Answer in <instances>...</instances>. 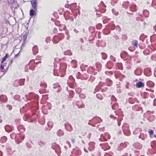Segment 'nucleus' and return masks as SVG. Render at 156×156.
<instances>
[{
    "label": "nucleus",
    "mask_w": 156,
    "mask_h": 156,
    "mask_svg": "<svg viewBox=\"0 0 156 156\" xmlns=\"http://www.w3.org/2000/svg\"><path fill=\"white\" fill-rule=\"evenodd\" d=\"M25 96L26 97L28 100H30L31 99L34 98V99L37 100L39 98V96L37 94H35L34 93H31L29 94V95H25Z\"/></svg>",
    "instance_id": "obj_1"
},
{
    "label": "nucleus",
    "mask_w": 156,
    "mask_h": 156,
    "mask_svg": "<svg viewBox=\"0 0 156 156\" xmlns=\"http://www.w3.org/2000/svg\"><path fill=\"white\" fill-rule=\"evenodd\" d=\"M65 128L66 130L68 131H72L73 128L71 125L69 123L67 122L64 124Z\"/></svg>",
    "instance_id": "obj_2"
},
{
    "label": "nucleus",
    "mask_w": 156,
    "mask_h": 156,
    "mask_svg": "<svg viewBox=\"0 0 156 156\" xmlns=\"http://www.w3.org/2000/svg\"><path fill=\"white\" fill-rule=\"evenodd\" d=\"M60 40L61 39L58 35L54 36L52 39L53 43L55 44H57Z\"/></svg>",
    "instance_id": "obj_3"
},
{
    "label": "nucleus",
    "mask_w": 156,
    "mask_h": 156,
    "mask_svg": "<svg viewBox=\"0 0 156 156\" xmlns=\"http://www.w3.org/2000/svg\"><path fill=\"white\" fill-rule=\"evenodd\" d=\"M129 9L133 12H136L137 11L136 5L134 3L131 4L129 6Z\"/></svg>",
    "instance_id": "obj_4"
},
{
    "label": "nucleus",
    "mask_w": 156,
    "mask_h": 156,
    "mask_svg": "<svg viewBox=\"0 0 156 156\" xmlns=\"http://www.w3.org/2000/svg\"><path fill=\"white\" fill-rule=\"evenodd\" d=\"M144 73L145 76H149L151 74V71L149 68H147L144 70Z\"/></svg>",
    "instance_id": "obj_5"
},
{
    "label": "nucleus",
    "mask_w": 156,
    "mask_h": 156,
    "mask_svg": "<svg viewBox=\"0 0 156 156\" xmlns=\"http://www.w3.org/2000/svg\"><path fill=\"white\" fill-rule=\"evenodd\" d=\"M30 2L33 8L36 11L37 9V0H32Z\"/></svg>",
    "instance_id": "obj_6"
},
{
    "label": "nucleus",
    "mask_w": 156,
    "mask_h": 156,
    "mask_svg": "<svg viewBox=\"0 0 156 156\" xmlns=\"http://www.w3.org/2000/svg\"><path fill=\"white\" fill-rule=\"evenodd\" d=\"M95 143L94 142H91L89 143V147L88 149L90 151H93L94 148Z\"/></svg>",
    "instance_id": "obj_7"
},
{
    "label": "nucleus",
    "mask_w": 156,
    "mask_h": 156,
    "mask_svg": "<svg viewBox=\"0 0 156 156\" xmlns=\"http://www.w3.org/2000/svg\"><path fill=\"white\" fill-rule=\"evenodd\" d=\"M114 65V63L111 61H108L107 63L106 67H107L109 69H112Z\"/></svg>",
    "instance_id": "obj_8"
},
{
    "label": "nucleus",
    "mask_w": 156,
    "mask_h": 156,
    "mask_svg": "<svg viewBox=\"0 0 156 156\" xmlns=\"http://www.w3.org/2000/svg\"><path fill=\"white\" fill-rule=\"evenodd\" d=\"M122 129L125 135L129 136L130 135V131L129 129H125L124 128V126H122Z\"/></svg>",
    "instance_id": "obj_9"
},
{
    "label": "nucleus",
    "mask_w": 156,
    "mask_h": 156,
    "mask_svg": "<svg viewBox=\"0 0 156 156\" xmlns=\"http://www.w3.org/2000/svg\"><path fill=\"white\" fill-rule=\"evenodd\" d=\"M143 70L140 68H137L134 71V73L137 76H140L141 75Z\"/></svg>",
    "instance_id": "obj_10"
},
{
    "label": "nucleus",
    "mask_w": 156,
    "mask_h": 156,
    "mask_svg": "<svg viewBox=\"0 0 156 156\" xmlns=\"http://www.w3.org/2000/svg\"><path fill=\"white\" fill-rule=\"evenodd\" d=\"M151 146L154 150V153H156V140H154L151 143Z\"/></svg>",
    "instance_id": "obj_11"
},
{
    "label": "nucleus",
    "mask_w": 156,
    "mask_h": 156,
    "mask_svg": "<svg viewBox=\"0 0 156 156\" xmlns=\"http://www.w3.org/2000/svg\"><path fill=\"white\" fill-rule=\"evenodd\" d=\"M5 130L8 133H10L12 131L11 127L9 125H7L5 127Z\"/></svg>",
    "instance_id": "obj_12"
},
{
    "label": "nucleus",
    "mask_w": 156,
    "mask_h": 156,
    "mask_svg": "<svg viewBox=\"0 0 156 156\" xmlns=\"http://www.w3.org/2000/svg\"><path fill=\"white\" fill-rule=\"evenodd\" d=\"M133 109L136 111H141L142 112V108L139 106L135 105L133 107Z\"/></svg>",
    "instance_id": "obj_13"
},
{
    "label": "nucleus",
    "mask_w": 156,
    "mask_h": 156,
    "mask_svg": "<svg viewBox=\"0 0 156 156\" xmlns=\"http://www.w3.org/2000/svg\"><path fill=\"white\" fill-rule=\"evenodd\" d=\"M0 100L3 102H5L7 101V97L3 95H2L0 96Z\"/></svg>",
    "instance_id": "obj_14"
},
{
    "label": "nucleus",
    "mask_w": 156,
    "mask_h": 156,
    "mask_svg": "<svg viewBox=\"0 0 156 156\" xmlns=\"http://www.w3.org/2000/svg\"><path fill=\"white\" fill-rule=\"evenodd\" d=\"M110 30L109 27H106L103 30V33L105 35H108L110 33Z\"/></svg>",
    "instance_id": "obj_15"
},
{
    "label": "nucleus",
    "mask_w": 156,
    "mask_h": 156,
    "mask_svg": "<svg viewBox=\"0 0 156 156\" xmlns=\"http://www.w3.org/2000/svg\"><path fill=\"white\" fill-rule=\"evenodd\" d=\"M127 55V53L124 51H122L120 54V56L122 58H125Z\"/></svg>",
    "instance_id": "obj_16"
},
{
    "label": "nucleus",
    "mask_w": 156,
    "mask_h": 156,
    "mask_svg": "<svg viewBox=\"0 0 156 156\" xmlns=\"http://www.w3.org/2000/svg\"><path fill=\"white\" fill-rule=\"evenodd\" d=\"M100 146H103V147L105 148V150L109 149L110 148V146L108 145L107 143H105L104 144H100Z\"/></svg>",
    "instance_id": "obj_17"
},
{
    "label": "nucleus",
    "mask_w": 156,
    "mask_h": 156,
    "mask_svg": "<svg viewBox=\"0 0 156 156\" xmlns=\"http://www.w3.org/2000/svg\"><path fill=\"white\" fill-rule=\"evenodd\" d=\"M25 81V79H20L19 80L15 81L14 83V85L15 82H17L19 83L20 86L23 85L24 84Z\"/></svg>",
    "instance_id": "obj_18"
},
{
    "label": "nucleus",
    "mask_w": 156,
    "mask_h": 156,
    "mask_svg": "<svg viewBox=\"0 0 156 156\" xmlns=\"http://www.w3.org/2000/svg\"><path fill=\"white\" fill-rule=\"evenodd\" d=\"M70 7L69 9L71 10H72L73 9H76L77 7L76 3H72L70 4Z\"/></svg>",
    "instance_id": "obj_19"
},
{
    "label": "nucleus",
    "mask_w": 156,
    "mask_h": 156,
    "mask_svg": "<svg viewBox=\"0 0 156 156\" xmlns=\"http://www.w3.org/2000/svg\"><path fill=\"white\" fill-rule=\"evenodd\" d=\"M133 147L136 149H140L141 147V144L138 142L135 143L133 144Z\"/></svg>",
    "instance_id": "obj_20"
},
{
    "label": "nucleus",
    "mask_w": 156,
    "mask_h": 156,
    "mask_svg": "<svg viewBox=\"0 0 156 156\" xmlns=\"http://www.w3.org/2000/svg\"><path fill=\"white\" fill-rule=\"evenodd\" d=\"M33 53L34 55H36L38 52V47L37 45L34 46L32 49Z\"/></svg>",
    "instance_id": "obj_21"
},
{
    "label": "nucleus",
    "mask_w": 156,
    "mask_h": 156,
    "mask_svg": "<svg viewBox=\"0 0 156 156\" xmlns=\"http://www.w3.org/2000/svg\"><path fill=\"white\" fill-rule=\"evenodd\" d=\"M106 84L107 86H111L112 84V81L109 79L106 80Z\"/></svg>",
    "instance_id": "obj_22"
},
{
    "label": "nucleus",
    "mask_w": 156,
    "mask_h": 156,
    "mask_svg": "<svg viewBox=\"0 0 156 156\" xmlns=\"http://www.w3.org/2000/svg\"><path fill=\"white\" fill-rule=\"evenodd\" d=\"M136 86L138 88H140L144 86V83L141 81H139L136 83Z\"/></svg>",
    "instance_id": "obj_23"
},
{
    "label": "nucleus",
    "mask_w": 156,
    "mask_h": 156,
    "mask_svg": "<svg viewBox=\"0 0 156 156\" xmlns=\"http://www.w3.org/2000/svg\"><path fill=\"white\" fill-rule=\"evenodd\" d=\"M137 99L136 98H129L128 101L129 102L130 104H134Z\"/></svg>",
    "instance_id": "obj_24"
},
{
    "label": "nucleus",
    "mask_w": 156,
    "mask_h": 156,
    "mask_svg": "<svg viewBox=\"0 0 156 156\" xmlns=\"http://www.w3.org/2000/svg\"><path fill=\"white\" fill-rule=\"evenodd\" d=\"M57 134L59 136H63L64 135V133L61 129H59L57 132Z\"/></svg>",
    "instance_id": "obj_25"
},
{
    "label": "nucleus",
    "mask_w": 156,
    "mask_h": 156,
    "mask_svg": "<svg viewBox=\"0 0 156 156\" xmlns=\"http://www.w3.org/2000/svg\"><path fill=\"white\" fill-rule=\"evenodd\" d=\"M34 9H31L30 11V15L31 16H35L36 15V12Z\"/></svg>",
    "instance_id": "obj_26"
},
{
    "label": "nucleus",
    "mask_w": 156,
    "mask_h": 156,
    "mask_svg": "<svg viewBox=\"0 0 156 156\" xmlns=\"http://www.w3.org/2000/svg\"><path fill=\"white\" fill-rule=\"evenodd\" d=\"M128 143L127 142H125L124 143H121L120 145V147L121 149H122L123 148L126 147Z\"/></svg>",
    "instance_id": "obj_27"
},
{
    "label": "nucleus",
    "mask_w": 156,
    "mask_h": 156,
    "mask_svg": "<svg viewBox=\"0 0 156 156\" xmlns=\"http://www.w3.org/2000/svg\"><path fill=\"white\" fill-rule=\"evenodd\" d=\"M7 140V137L5 136H4L1 137L0 141L1 143H4Z\"/></svg>",
    "instance_id": "obj_28"
},
{
    "label": "nucleus",
    "mask_w": 156,
    "mask_h": 156,
    "mask_svg": "<svg viewBox=\"0 0 156 156\" xmlns=\"http://www.w3.org/2000/svg\"><path fill=\"white\" fill-rule=\"evenodd\" d=\"M116 66L119 69H120L122 70L123 69V67L122 63L118 62L116 63Z\"/></svg>",
    "instance_id": "obj_29"
},
{
    "label": "nucleus",
    "mask_w": 156,
    "mask_h": 156,
    "mask_svg": "<svg viewBox=\"0 0 156 156\" xmlns=\"http://www.w3.org/2000/svg\"><path fill=\"white\" fill-rule=\"evenodd\" d=\"M69 98H72L73 97L74 95V92L73 90H69Z\"/></svg>",
    "instance_id": "obj_30"
},
{
    "label": "nucleus",
    "mask_w": 156,
    "mask_h": 156,
    "mask_svg": "<svg viewBox=\"0 0 156 156\" xmlns=\"http://www.w3.org/2000/svg\"><path fill=\"white\" fill-rule=\"evenodd\" d=\"M143 15L146 17H148L149 12L147 10H144L143 11Z\"/></svg>",
    "instance_id": "obj_31"
},
{
    "label": "nucleus",
    "mask_w": 156,
    "mask_h": 156,
    "mask_svg": "<svg viewBox=\"0 0 156 156\" xmlns=\"http://www.w3.org/2000/svg\"><path fill=\"white\" fill-rule=\"evenodd\" d=\"M95 27H94L90 26L89 28V32L91 34H93L94 33L95 31Z\"/></svg>",
    "instance_id": "obj_32"
},
{
    "label": "nucleus",
    "mask_w": 156,
    "mask_h": 156,
    "mask_svg": "<svg viewBox=\"0 0 156 156\" xmlns=\"http://www.w3.org/2000/svg\"><path fill=\"white\" fill-rule=\"evenodd\" d=\"M119 108V105L117 103L113 104L112 106V108L113 110H116L118 109Z\"/></svg>",
    "instance_id": "obj_33"
},
{
    "label": "nucleus",
    "mask_w": 156,
    "mask_h": 156,
    "mask_svg": "<svg viewBox=\"0 0 156 156\" xmlns=\"http://www.w3.org/2000/svg\"><path fill=\"white\" fill-rule=\"evenodd\" d=\"M39 92L41 94L48 93L49 90L45 89H42L39 90Z\"/></svg>",
    "instance_id": "obj_34"
},
{
    "label": "nucleus",
    "mask_w": 156,
    "mask_h": 156,
    "mask_svg": "<svg viewBox=\"0 0 156 156\" xmlns=\"http://www.w3.org/2000/svg\"><path fill=\"white\" fill-rule=\"evenodd\" d=\"M139 138L141 139L142 140H144L146 137V135L143 133H140V135L139 136Z\"/></svg>",
    "instance_id": "obj_35"
},
{
    "label": "nucleus",
    "mask_w": 156,
    "mask_h": 156,
    "mask_svg": "<svg viewBox=\"0 0 156 156\" xmlns=\"http://www.w3.org/2000/svg\"><path fill=\"white\" fill-rule=\"evenodd\" d=\"M147 37V35H145L144 34H142L140 37V39L142 41H144L145 39Z\"/></svg>",
    "instance_id": "obj_36"
},
{
    "label": "nucleus",
    "mask_w": 156,
    "mask_h": 156,
    "mask_svg": "<svg viewBox=\"0 0 156 156\" xmlns=\"http://www.w3.org/2000/svg\"><path fill=\"white\" fill-rule=\"evenodd\" d=\"M95 65L96 67L98 69V71H99L102 67L101 64L98 62H97L96 63Z\"/></svg>",
    "instance_id": "obj_37"
},
{
    "label": "nucleus",
    "mask_w": 156,
    "mask_h": 156,
    "mask_svg": "<svg viewBox=\"0 0 156 156\" xmlns=\"http://www.w3.org/2000/svg\"><path fill=\"white\" fill-rule=\"evenodd\" d=\"M129 2L128 1L124 2L123 4V6L124 8L127 9L128 8L129 5Z\"/></svg>",
    "instance_id": "obj_38"
},
{
    "label": "nucleus",
    "mask_w": 156,
    "mask_h": 156,
    "mask_svg": "<svg viewBox=\"0 0 156 156\" xmlns=\"http://www.w3.org/2000/svg\"><path fill=\"white\" fill-rule=\"evenodd\" d=\"M147 86L152 87L154 86V83L151 81H148L147 82Z\"/></svg>",
    "instance_id": "obj_39"
},
{
    "label": "nucleus",
    "mask_w": 156,
    "mask_h": 156,
    "mask_svg": "<svg viewBox=\"0 0 156 156\" xmlns=\"http://www.w3.org/2000/svg\"><path fill=\"white\" fill-rule=\"evenodd\" d=\"M10 136L12 139L15 140L16 137V134L15 133H12L10 134Z\"/></svg>",
    "instance_id": "obj_40"
},
{
    "label": "nucleus",
    "mask_w": 156,
    "mask_h": 156,
    "mask_svg": "<svg viewBox=\"0 0 156 156\" xmlns=\"http://www.w3.org/2000/svg\"><path fill=\"white\" fill-rule=\"evenodd\" d=\"M64 54L65 55H72V53L70 50H68L64 51Z\"/></svg>",
    "instance_id": "obj_41"
},
{
    "label": "nucleus",
    "mask_w": 156,
    "mask_h": 156,
    "mask_svg": "<svg viewBox=\"0 0 156 156\" xmlns=\"http://www.w3.org/2000/svg\"><path fill=\"white\" fill-rule=\"evenodd\" d=\"M141 129L139 128H138L135 129L133 131V133L134 134L136 135L140 133Z\"/></svg>",
    "instance_id": "obj_42"
},
{
    "label": "nucleus",
    "mask_w": 156,
    "mask_h": 156,
    "mask_svg": "<svg viewBox=\"0 0 156 156\" xmlns=\"http://www.w3.org/2000/svg\"><path fill=\"white\" fill-rule=\"evenodd\" d=\"M8 4L10 5H12L16 3H17V1L16 0H7Z\"/></svg>",
    "instance_id": "obj_43"
},
{
    "label": "nucleus",
    "mask_w": 156,
    "mask_h": 156,
    "mask_svg": "<svg viewBox=\"0 0 156 156\" xmlns=\"http://www.w3.org/2000/svg\"><path fill=\"white\" fill-rule=\"evenodd\" d=\"M76 105L78 106L79 108H84L85 107L84 104H81V105H79L78 102H76Z\"/></svg>",
    "instance_id": "obj_44"
},
{
    "label": "nucleus",
    "mask_w": 156,
    "mask_h": 156,
    "mask_svg": "<svg viewBox=\"0 0 156 156\" xmlns=\"http://www.w3.org/2000/svg\"><path fill=\"white\" fill-rule=\"evenodd\" d=\"M40 86L44 88H46L47 87V84L44 82H42L40 83Z\"/></svg>",
    "instance_id": "obj_45"
},
{
    "label": "nucleus",
    "mask_w": 156,
    "mask_h": 156,
    "mask_svg": "<svg viewBox=\"0 0 156 156\" xmlns=\"http://www.w3.org/2000/svg\"><path fill=\"white\" fill-rule=\"evenodd\" d=\"M132 45L136 47H137L138 42L136 40H133L132 42Z\"/></svg>",
    "instance_id": "obj_46"
},
{
    "label": "nucleus",
    "mask_w": 156,
    "mask_h": 156,
    "mask_svg": "<svg viewBox=\"0 0 156 156\" xmlns=\"http://www.w3.org/2000/svg\"><path fill=\"white\" fill-rule=\"evenodd\" d=\"M109 28H110L111 30H113L115 29V26L114 24H110L109 25Z\"/></svg>",
    "instance_id": "obj_47"
},
{
    "label": "nucleus",
    "mask_w": 156,
    "mask_h": 156,
    "mask_svg": "<svg viewBox=\"0 0 156 156\" xmlns=\"http://www.w3.org/2000/svg\"><path fill=\"white\" fill-rule=\"evenodd\" d=\"M101 54L102 55V58L103 59H105L107 58V55L105 53V52H102L101 53Z\"/></svg>",
    "instance_id": "obj_48"
},
{
    "label": "nucleus",
    "mask_w": 156,
    "mask_h": 156,
    "mask_svg": "<svg viewBox=\"0 0 156 156\" xmlns=\"http://www.w3.org/2000/svg\"><path fill=\"white\" fill-rule=\"evenodd\" d=\"M30 117V115H25L23 117V118L24 120L27 121V120Z\"/></svg>",
    "instance_id": "obj_49"
},
{
    "label": "nucleus",
    "mask_w": 156,
    "mask_h": 156,
    "mask_svg": "<svg viewBox=\"0 0 156 156\" xmlns=\"http://www.w3.org/2000/svg\"><path fill=\"white\" fill-rule=\"evenodd\" d=\"M102 27V25L101 23H99L96 25V27L97 29L100 30Z\"/></svg>",
    "instance_id": "obj_50"
},
{
    "label": "nucleus",
    "mask_w": 156,
    "mask_h": 156,
    "mask_svg": "<svg viewBox=\"0 0 156 156\" xmlns=\"http://www.w3.org/2000/svg\"><path fill=\"white\" fill-rule=\"evenodd\" d=\"M143 97L144 98H147L148 97V93L146 92H144V93Z\"/></svg>",
    "instance_id": "obj_51"
},
{
    "label": "nucleus",
    "mask_w": 156,
    "mask_h": 156,
    "mask_svg": "<svg viewBox=\"0 0 156 156\" xmlns=\"http://www.w3.org/2000/svg\"><path fill=\"white\" fill-rule=\"evenodd\" d=\"M148 132L149 133V134L150 135V137H153V135L154 134V131L152 129H150V130L148 131Z\"/></svg>",
    "instance_id": "obj_52"
},
{
    "label": "nucleus",
    "mask_w": 156,
    "mask_h": 156,
    "mask_svg": "<svg viewBox=\"0 0 156 156\" xmlns=\"http://www.w3.org/2000/svg\"><path fill=\"white\" fill-rule=\"evenodd\" d=\"M48 125L49 127L52 128L53 126V123L51 121H49L48 123Z\"/></svg>",
    "instance_id": "obj_53"
},
{
    "label": "nucleus",
    "mask_w": 156,
    "mask_h": 156,
    "mask_svg": "<svg viewBox=\"0 0 156 156\" xmlns=\"http://www.w3.org/2000/svg\"><path fill=\"white\" fill-rule=\"evenodd\" d=\"M113 13L116 16H117L119 14V12L117 11H116L115 9H113L112 10Z\"/></svg>",
    "instance_id": "obj_54"
},
{
    "label": "nucleus",
    "mask_w": 156,
    "mask_h": 156,
    "mask_svg": "<svg viewBox=\"0 0 156 156\" xmlns=\"http://www.w3.org/2000/svg\"><path fill=\"white\" fill-rule=\"evenodd\" d=\"M94 118H95L96 120L99 123H100L102 121V120L101 119L98 117H94Z\"/></svg>",
    "instance_id": "obj_55"
},
{
    "label": "nucleus",
    "mask_w": 156,
    "mask_h": 156,
    "mask_svg": "<svg viewBox=\"0 0 156 156\" xmlns=\"http://www.w3.org/2000/svg\"><path fill=\"white\" fill-rule=\"evenodd\" d=\"M79 97L80 98L84 99L85 98L86 96L84 94L81 93L80 94Z\"/></svg>",
    "instance_id": "obj_56"
},
{
    "label": "nucleus",
    "mask_w": 156,
    "mask_h": 156,
    "mask_svg": "<svg viewBox=\"0 0 156 156\" xmlns=\"http://www.w3.org/2000/svg\"><path fill=\"white\" fill-rule=\"evenodd\" d=\"M9 57V55L8 54L6 53L5 54V55L2 58V59L5 61L6 59Z\"/></svg>",
    "instance_id": "obj_57"
},
{
    "label": "nucleus",
    "mask_w": 156,
    "mask_h": 156,
    "mask_svg": "<svg viewBox=\"0 0 156 156\" xmlns=\"http://www.w3.org/2000/svg\"><path fill=\"white\" fill-rule=\"evenodd\" d=\"M20 98V96L19 95H16L14 97V98L17 100H19Z\"/></svg>",
    "instance_id": "obj_58"
},
{
    "label": "nucleus",
    "mask_w": 156,
    "mask_h": 156,
    "mask_svg": "<svg viewBox=\"0 0 156 156\" xmlns=\"http://www.w3.org/2000/svg\"><path fill=\"white\" fill-rule=\"evenodd\" d=\"M105 137H106V139H109L110 138V136L108 133H105Z\"/></svg>",
    "instance_id": "obj_59"
},
{
    "label": "nucleus",
    "mask_w": 156,
    "mask_h": 156,
    "mask_svg": "<svg viewBox=\"0 0 156 156\" xmlns=\"http://www.w3.org/2000/svg\"><path fill=\"white\" fill-rule=\"evenodd\" d=\"M58 36H59V37H60V39H61V40L62 39H63L64 38V34L62 33H60L59 34Z\"/></svg>",
    "instance_id": "obj_60"
},
{
    "label": "nucleus",
    "mask_w": 156,
    "mask_h": 156,
    "mask_svg": "<svg viewBox=\"0 0 156 156\" xmlns=\"http://www.w3.org/2000/svg\"><path fill=\"white\" fill-rule=\"evenodd\" d=\"M105 73L106 75H109V74L112 75L113 74V72L112 71H106Z\"/></svg>",
    "instance_id": "obj_61"
},
{
    "label": "nucleus",
    "mask_w": 156,
    "mask_h": 156,
    "mask_svg": "<svg viewBox=\"0 0 156 156\" xmlns=\"http://www.w3.org/2000/svg\"><path fill=\"white\" fill-rule=\"evenodd\" d=\"M95 156H101V153L99 151H97L95 154Z\"/></svg>",
    "instance_id": "obj_62"
},
{
    "label": "nucleus",
    "mask_w": 156,
    "mask_h": 156,
    "mask_svg": "<svg viewBox=\"0 0 156 156\" xmlns=\"http://www.w3.org/2000/svg\"><path fill=\"white\" fill-rule=\"evenodd\" d=\"M148 50H145L143 51V53L144 55H147L148 53Z\"/></svg>",
    "instance_id": "obj_63"
},
{
    "label": "nucleus",
    "mask_w": 156,
    "mask_h": 156,
    "mask_svg": "<svg viewBox=\"0 0 156 156\" xmlns=\"http://www.w3.org/2000/svg\"><path fill=\"white\" fill-rule=\"evenodd\" d=\"M6 107L9 110H11L12 108V106L10 105H7Z\"/></svg>",
    "instance_id": "obj_64"
}]
</instances>
